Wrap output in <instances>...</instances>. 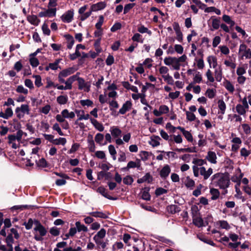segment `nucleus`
I'll return each instance as SVG.
<instances>
[{
    "mask_svg": "<svg viewBox=\"0 0 251 251\" xmlns=\"http://www.w3.org/2000/svg\"><path fill=\"white\" fill-rule=\"evenodd\" d=\"M212 183L216 187L221 189H226L228 188L230 184V179L228 176L223 173H216L211 177Z\"/></svg>",
    "mask_w": 251,
    "mask_h": 251,
    "instance_id": "1",
    "label": "nucleus"
},
{
    "mask_svg": "<svg viewBox=\"0 0 251 251\" xmlns=\"http://www.w3.org/2000/svg\"><path fill=\"white\" fill-rule=\"evenodd\" d=\"M24 132L22 130H19L16 135H9L7 137L8 144L14 149L18 148L20 146V142L21 141Z\"/></svg>",
    "mask_w": 251,
    "mask_h": 251,
    "instance_id": "2",
    "label": "nucleus"
},
{
    "mask_svg": "<svg viewBox=\"0 0 251 251\" xmlns=\"http://www.w3.org/2000/svg\"><path fill=\"white\" fill-rule=\"evenodd\" d=\"M193 171L195 176L198 177L200 175L203 177L204 180H207L213 172L211 168L206 170L204 167H198L196 166H193Z\"/></svg>",
    "mask_w": 251,
    "mask_h": 251,
    "instance_id": "3",
    "label": "nucleus"
},
{
    "mask_svg": "<svg viewBox=\"0 0 251 251\" xmlns=\"http://www.w3.org/2000/svg\"><path fill=\"white\" fill-rule=\"evenodd\" d=\"M106 231L102 228L93 237V240L98 247H101L104 249L107 246V243L103 241V239L105 237Z\"/></svg>",
    "mask_w": 251,
    "mask_h": 251,
    "instance_id": "4",
    "label": "nucleus"
},
{
    "mask_svg": "<svg viewBox=\"0 0 251 251\" xmlns=\"http://www.w3.org/2000/svg\"><path fill=\"white\" fill-rule=\"evenodd\" d=\"M30 109L29 105L25 104H23L20 106L17 107L15 109V114L19 119L23 118L25 114H29Z\"/></svg>",
    "mask_w": 251,
    "mask_h": 251,
    "instance_id": "5",
    "label": "nucleus"
},
{
    "mask_svg": "<svg viewBox=\"0 0 251 251\" xmlns=\"http://www.w3.org/2000/svg\"><path fill=\"white\" fill-rule=\"evenodd\" d=\"M238 54L242 59H250L251 58V50L245 44H242L239 46Z\"/></svg>",
    "mask_w": 251,
    "mask_h": 251,
    "instance_id": "6",
    "label": "nucleus"
},
{
    "mask_svg": "<svg viewBox=\"0 0 251 251\" xmlns=\"http://www.w3.org/2000/svg\"><path fill=\"white\" fill-rule=\"evenodd\" d=\"M164 62L166 65H172L175 70H178L180 69V64L178 63L176 57H166L164 59Z\"/></svg>",
    "mask_w": 251,
    "mask_h": 251,
    "instance_id": "7",
    "label": "nucleus"
},
{
    "mask_svg": "<svg viewBox=\"0 0 251 251\" xmlns=\"http://www.w3.org/2000/svg\"><path fill=\"white\" fill-rule=\"evenodd\" d=\"M34 230L36 231H38L40 234V236L35 235L34 239L38 241L42 240V236L46 235L47 233V230L45 228L40 224H38L36 227H34Z\"/></svg>",
    "mask_w": 251,
    "mask_h": 251,
    "instance_id": "8",
    "label": "nucleus"
},
{
    "mask_svg": "<svg viewBox=\"0 0 251 251\" xmlns=\"http://www.w3.org/2000/svg\"><path fill=\"white\" fill-rule=\"evenodd\" d=\"M74 11L73 9H70L65 12L61 17L62 21L65 23H70L74 19Z\"/></svg>",
    "mask_w": 251,
    "mask_h": 251,
    "instance_id": "9",
    "label": "nucleus"
},
{
    "mask_svg": "<svg viewBox=\"0 0 251 251\" xmlns=\"http://www.w3.org/2000/svg\"><path fill=\"white\" fill-rule=\"evenodd\" d=\"M56 8H48V9H44L39 13L40 17H52L56 15Z\"/></svg>",
    "mask_w": 251,
    "mask_h": 251,
    "instance_id": "10",
    "label": "nucleus"
},
{
    "mask_svg": "<svg viewBox=\"0 0 251 251\" xmlns=\"http://www.w3.org/2000/svg\"><path fill=\"white\" fill-rule=\"evenodd\" d=\"M91 85L88 82H86L83 78H78V88L79 90H83L84 92H88L90 90Z\"/></svg>",
    "mask_w": 251,
    "mask_h": 251,
    "instance_id": "11",
    "label": "nucleus"
},
{
    "mask_svg": "<svg viewBox=\"0 0 251 251\" xmlns=\"http://www.w3.org/2000/svg\"><path fill=\"white\" fill-rule=\"evenodd\" d=\"M132 104L130 100H127L125 102L122 107L120 109L119 113L121 114L124 115L127 111L130 110L132 108Z\"/></svg>",
    "mask_w": 251,
    "mask_h": 251,
    "instance_id": "12",
    "label": "nucleus"
},
{
    "mask_svg": "<svg viewBox=\"0 0 251 251\" xmlns=\"http://www.w3.org/2000/svg\"><path fill=\"white\" fill-rule=\"evenodd\" d=\"M171 172L170 167L168 165H165L160 171V176L163 179H166Z\"/></svg>",
    "mask_w": 251,
    "mask_h": 251,
    "instance_id": "13",
    "label": "nucleus"
},
{
    "mask_svg": "<svg viewBox=\"0 0 251 251\" xmlns=\"http://www.w3.org/2000/svg\"><path fill=\"white\" fill-rule=\"evenodd\" d=\"M106 6V3L105 1H100L97 3L93 4L91 6V9L93 11H97L103 9Z\"/></svg>",
    "mask_w": 251,
    "mask_h": 251,
    "instance_id": "14",
    "label": "nucleus"
},
{
    "mask_svg": "<svg viewBox=\"0 0 251 251\" xmlns=\"http://www.w3.org/2000/svg\"><path fill=\"white\" fill-rule=\"evenodd\" d=\"M205 158L211 163L215 164L217 163V156L215 152L209 151Z\"/></svg>",
    "mask_w": 251,
    "mask_h": 251,
    "instance_id": "15",
    "label": "nucleus"
},
{
    "mask_svg": "<svg viewBox=\"0 0 251 251\" xmlns=\"http://www.w3.org/2000/svg\"><path fill=\"white\" fill-rule=\"evenodd\" d=\"M76 70L74 67H69L61 71L59 74L61 75V76L66 77L74 74Z\"/></svg>",
    "mask_w": 251,
    "mask_h": 251,
    "instance_id": "16",
    "label": "nucleus"
},
{
    "mask_svg": "<svg viewBox=\"0 0 251 251\" xmlns=\"http://www.w3.org/2000/svg\"><path fill=\"white\" fill-rule=\"evenodd\" d=\"M27 20L31 25L35 26L38 25L40 22V19L35 15H28L27 17Z\"/></svg>",
    "mask_w": 251,
    "mask_h": 251,
    "instance_id": "17",
    "label": "nucleus"
},
{
    "mask_svg": "<svg viewBox=\"0 0 251 251\" xmlns=\"http://www.w3.org/2000/svg\"><path fill=\"white\" fill-rule=\"evenodd\" d=\"M207 61L209 64L210 68H215L217 66V59L214 55L208 56Z\"/></svg>",
    "mask_w": 251,
    "mask_h": 251,
    "instance_id": "18",
    "label": "nucleus"
},
{
    "mask_svg": "<svg viewBox=\"0 0 251 251\" xmlns=\"http://www.w3.org/2000/svg\"><path fill=\"white\" fill-rule=\"evenodd\" d=\"M90 121L91 124L93 125L96 129L99 131H102L104 130V126L102 124L98 122L97 120L90 118Z\"/></svg>",
    "mask_w": 251,
    "mask_h": 251,
    "instance_id": "19",
    "label": "nucleus"
},
{
    "mask_svg": "<svg viewBox=\"0 0 251 251\" xmlns=\"http://www.w3.org/2000/svg\"><path fill=\"white\" fill-rule=\"evenodd\" d=\"M212 20V30L218 29L221 25L220 20L219 18H215V17H212L211 18Z\"/></svg>",
    "mask_w": 251,
    "mask_h": 251,
    "instance_id": "20",
    "label": "nucleus"
},
{
    "mask_svg": "<svg viewBox=\"0 0 251 251\" xmlns=\"http://www.w3.org/2000/svg\"><path fill=\"white\" fill-rule=\"evenodd\" d=\"M223 85L225 87V88L230 93L232 94L234 92V91L235 90L234 86L230 81H229L228 80H226L223 82Z\"/></svg>",
    "mask_w": 251,
    "mask_h": 251,
    "instance_id": "21",
    "label": "nucleus"
},
{
    "mask_svg": "<svg viewBox=\"0 0 251 251\" xmlns=\"http://www.w3.org/2000/svg\"><path fill=\"white\" fill-rule=\"evenodd\" d=\"M64 37L67 40V48L68 49H71L75 43L74 37L70 34H66L64 35Z\"/></svg>",
    "mask_w": 251,
    "mask_h": 251,
    "instance_id": "22",
    "label": "nucleus"
},
{
    "mask_svg": "<svg viewBox=\"0 0 251 251\" xmlns=\"http://www.w3.org/2000/svg\"><path fill=\"white\" fill-rule=\"evenodd\" d=\"M110 131L113 137L117 138L121 135L122 133L121 130L116 126H112L110 127Z\"/></svg>",
    "mask_w": 251,
    "mask_h": 251,
    "instance_id": "23",
    "label": "nucleus"
},
{
    "mask_svg": "<svg viewBox=\"0 0 251 251\" xmlns=\"http://www.w3.org/2000/svg\"><path fill=\"white\" fill-rule=\"evenodd\" d=\"M61 114H62L63 117L65 119H73L75 117V114L74 112L71 111L69 112V110L67 109H65L61 111Z\"/></svg>",
    "mask_w": 251,
    "mask_h": 251,
    "instance_id": "24",
    "label": "nucleus"
},
{
    "mask_svg": "<svg viewBox=\"0 0 251 251\" xmlns=\"http://www.w3.org/2000/svg\"><path fill=\"white\" fill-rule=\"evenodd\" d=\"M76 228L78 232L81 231L87 232L88 229L87 226L82 224L79 221H77L75 223Z\"/></svg>",
    "mask_w": 251,
    "mask_h": 251,
    "instance_id": "25",
    "label": "nucleus"
},
{
    "mask_svg": "<svg viewBox=\"0 0 251 251\" xmlns=\"http://www.w3.org/2000/svg\"><path fill=\"white\" fill-rule=\"evenodd\" d=\"M97 192L109 200H114L113 197L108 195L106 190L103 187H99L97 189Z\"/></svg>",
    "mask_w": 251,
    "mask_h": 251,
    "instance_id": "26",
    "label": "nucleus"
},
{
    "mask_svg": "<svg viewBox=\"0 0 251 251\" xmlns=\"http://www.w3.org/2000/svg\"><path fill=\"white\" fill-rule=\"evenodd\" d=\"M210 194L211 195V199L212 200H216L217 199H218L220 194L219 191L216 188L210 189Z\"/></svg>",
    "mask_w": 251,
    "mask_h": 251,
    "instance_id": "27",
    "label": "nucleus"
},
{
    "mask_svg": "<svg viewBox=\"0 0 251 251\" xmlns=\"http://www.w3.org/2000/svg\"><path fill=\"white\" fill-rule=\"evenodd\" d=\"M68 98L66 95H61L58 96L56 99L57 102L61 105L67 103Z\"/></svg>",
    "mask_w": 251,
    "mask_h": 251,
    "instance_id": "28",
    "label": "nucleus"
},
{
    "mask_svg": "<svg viewBox=\"0 0 251 251\" xmlns=\"http://www.w3.org/2000/svg\"><path fill=\"white\" fill-rule=\"evenodd\" d=\"M214 78L218 81L221 82L223 77V73L221 69H215L214 71Z\"/></svg>",
    "mask_w": 251,
    "mask_h": 251,
    "instance_id": "29",
    "label": "nucleus"
},
{
    "mask_svg": "<svg viewBox=\"0 0 251 251\" xmlns=\"http://www.w3.org/2000/svg\"><path fill=\"white\" fill-rule=\"evenodd\" d=\"M14 242V239L12 234H9L6 238V243L7 246L9 248L8 251H12V244Z\"/></svg>",
    "mask_w": 251,
    "mask_h": 251,
    "instance_id": "30",
    "label": "nucleus"
},
{
    "mask_svg": "<svg viewBox=\"0 0 251 251\" xmlns=\"http://www.w3.org/2000/svg\"><path fill=\"white\" fill-rule=\"evenodd\" d=\"M218 108L221 110V113L224 114L226 109V104L224 101L222 100H220L218 101Z\"/></svg>",
    "mask_w": 251,
    "mask_h": 251,
    "instance_id": "31",
    "label": "nucleus"
},
{
    "mask_svg": "<svg viewBox=\"0 0 251 251\" xmlns=\"http://www.w3.org/2000/svg\"><path fill=\"white\" fill-rule=\"evenodd\" d=\"M205 76L207 79V83L209 82L210 83L214 82L215 81L213 73L210 69H208L205 73Z\"/></svg>",
    "mask_w": 251,
    "mask_h": 251,
    "instance_id": "32",
    "label": "nucleus"
},
{
    "mask_svg": "<svg viewBox=\"0 0 251 251\" xmlns=\"http://www.w3.org/2000/svg\"><path fill=\"white\" fill-rule=\"evenodd\" d=\"M108 151L110 154L111 155L113 160H116V154L117 151L115 149V147L112 145H110L108 146Z\"/></svg>",
    "mask_w": 251,
    "mask_h": 251,
    "instance_id": "33",
    "label": "nucleus"
},
{
    "mask_svg": "<svg viewBox=\"0 0 251 251\" xmlns=\"http://www.w3.org/2000/svg\"><path fill=\"white\" fill-rule=\"evenodd\" d=\"M89 214L96 218H101L105 219L107 217V216L105 213L100 211L92 212L90 213Z\"/></svg>",
    "mask_w": 251,
    "mask_h": 251,
    "instance_id": "34",
    "label": "nucleus"
},
{
    "mask_svg": "<svg viewBox=\"0 0 251 251\" xmlns=\"http://www.w3.org/2000/svg\"><path fill=\"white\" fill-rule=\"evenodd\" d=\"M217 225H219L221 228L226 230L229 229L230 227L229 225L227 222V221L225 220L219 221L217 222Z\"/></svg>",
    "mask_w": 251,
    "mask_h": 251,
    "instance_id": "35",
    "label": "nucleus"
},
{
    "mask_svg": "<svg viewBox=\"0 0 251 251\" xmlns=\"http://www.w3.org/2000/svg\"><path fill=\"white\" fill-rule=\"evenodd\" d=\"M222 19L225 23L229 25L230 26H233L235 25L234 21H232L228 15H224Z\"/></svg>",
    "mask_w": 251,
    "mask_h": 251,
    "instance_id": "36",
    "label": "nucleus"
},
{
    "mask_svg": "<svg viewBox=\"0 0 251 251\" xmlns=\"http://www.w3.org/2000/svg\"><path fill=\"white\" fill-rule=\"evenodd\" d=\"M192 163L197 167H202V166L206 164V161L204 159L195 158L193 159Z\"/></svg>",
    "mask_w": 251,
    "mask_h": 251,
    "instance_id": "37",
    "label": "nucleus"
},
{
    "mask_svg": "<svg viewBox=\"0 0 251 251\" xmlns=\"http://www.w3.org/2000/svg\"><path fill=\"white\" fill-rule=\"evenodd\" d=\"M193 223L195 226L198 227H201L203 225V220L200 217H196L194 218Z\"/></svg>",
    "mask_w": 251,
    "mask_h": 251,
    "instance_id": "38",
    "label": "nucleus"
},
{
    "mask_svg": "<svg viewBox=\"0 0 251 251\" xmlns=\"http://www.w3.org/2000/svg\"><path fill=\"white\" fill-rule=\"evenodd\" d=\"M216 91L214 89H207L205 95L209 99H213L216 96Z\"/></svg>",
    "mask_w": 251,
    "mask_h": 251,
    "instance_id": "39",
    "label": "nucleus"
},
{
    "mask_svg": "<svg viewBox=\"0 0 251 251\" xmlns=\"http://www.w3.org/2000/svg\"><path fill=\"white\" fill-rule=\"evenodd\" d=\"M160 138L159 136H154L153 138L151 139V141H150V144L152 147H157L160 145Z\"/></svg>",
    "mask_w": 251,
    "mask_h": 251,
    "instance_id": "40",
    "label": "nucleus"
},
{
    "mask_svg": "<svg viewBox=\"0 0 251 251\" xmlns=\"http://www.w3.org/2000/svg\"><path fill=\"white\" fill-rule=\"evenodd\" d=\"M52 143L56 145H64L66 143V139L65 138L60 137L58 139H55L53 140L52 141Z\"/></svg>",
    "mask_w": 251,
    "mask_h": 251,
    "instance_id": "41",
    "label": "nucleus"
},
{
    "mask_svg": "<svg viewBox=\"0 0 251 251\" xmlns=\"http://www.w3.org/2000/svg\"><path fill=\"white\" fill-rule=\"evenodd\" d=\"M60 61V59H57L55 60L54 62L49 63V67L52 70H56L59 67V64Z\"/></svg>",
    "mask_w": 251,
    "mask_h": 251,
    "instance_id": "42",
    "label": "nucleus"
},
{
    "mask_svg": "<svg viewBox=\"0 0 251 251\" xmlns=\"http://www.w3.org/2000/svg\"><path fill=\"white\" fill-rule=\"evenodd\" d=\"M16 91L18 93H21L25 95H27L28 91L27 89L25 88L23 85H20L17 86Z\"/></svg>",
    "mask_w": 251,
    "mask_h": 251,
    "instance_id": "43",
    "label": "nucleus"
},
{
    "mask_svg": "<svg viewBox=\"0 0 251 251\" xmlns=\"http://www.w3.org/2000/svg\"><path fill=\"white\" fill-rule=\"evenodd\" d=\"M33 77L35 78V85L37 87H40L43 85L42 82V78L39 75H33Z\"/></svg>",
    "mask_w": 251,
    "mask_h": 251,
    "instance_id": "44",
    "label": "nucleus"
},
{
    "mask_svg": "<svg viewBox=\"0 0 251 251\" xmlns=\"http://www.w3.org/2000/svg\"><path fill=\"white\" fill-rule=\"evenodd\" d=\"M246 109H245L241 104H238L236 106V110L237 112L240 115H244L246 112Z\"/></svg>",
    "mask_w": 251,
    "mask_h": 251,
    "instance_id": "45",
    "label": "nucleus"
},
{
    "mask_svg": "<svg viewBox=\"0 0 251 251\" xmlns=\"http://www.w3.org/2000/svg\"><path fill=\"white\" fill-rule=\"evenodd\" d=\"M195 181L193 179L189 177L187 178L186 180L185 181V186L187 188H189L191 189H193L194 186H195Z\"/></svg>",
    "mask_w": 251,
    "mask_h": 251,
    "instance_id": "46",
    "label": "nucleus"
},
{
    "mask_svg": "<svg viewBox=\"0 0 251 251\" xmlns=\"http://www.w3.org/2000/svg\"><path fill=\"white\" fill-rule=\"evenodd\" d=\"M194 82L195 83H200L202 81V75L201 74L197 72L194 75L193 78Z\"/></svg>",
    "mask_w": 251,
    "mask_h": 251,
    "instance_id": "47",
    "label": "nucleus"
},
{
    "mask_svg": "<svg viewBox=\"0 0 251 251\" xmlns=\"http://www.w3.org/2000/svg\"><path fill=\"white\" fill-rule=\"evenodd\" d=\"M138 31L141 33H147L149 35L151 34V31L148 29V28L145 27L144 25H141L138 27Z\"/></svg>",
    "mask_w": 251,
    "mask_h": 251,
    "instance_id": "48",
    "label": "nucleus"
},
{
    "mask_svg": "<svg viewBox=\"0 0 251 251\" xmlns=\"http://www.w3.org/2000/svg\"><path fill=\"white\" fill-rule=\"evenodd\" d=\"M219 48L220 49L222 54L227 55L229 53V49L226 46H220Z\"/></svg>",
    "mask_w": 251,
    "mask_h": 251,
    "instance_id": "49",
    "label": "nucleus"
},
{
    "mask_svg": "<svg viewBox=\"0 0 251 251\" xmlns=\"http://www.w3.org/2000/svg\"><path fill=\"white\" fill-rule=\"evenodd\" d=\"M159 72L161 75L162 77H163V76H165L169 74V69L167 67L161 66L159 69Z\"/></svg>",
    "mask_w": 251,
    "mask_h": 251,
    "instance_id": "50",
    "label": "nucleus"
},
{
    "mask_svg": "<svg viewBox=\"0 0 251 251\" xmlns=\"http://www.w3.org/2000/svg\"><path fill=\"white\" fill-rule=\"evenodd\" d=\"M42 29L43 33L45 35L49 36L50 34V30L49 29L48 25L47 24L44 23L42 26Z\"/></svg>",
    "mask_w": 251,
    "mask_h": 251,
    "instance_id": "51",
    "label": "nucleus"
},
{
    "mask_svg": "<svg viewBox=\"0 0 251 251\" xmlns=\"http://www.w3.org/2000/svg\"><path fill=\"white\" fill-rule=\"evenodd\" d=\"M133 182V179L130 176H126L123 179V182L126 185H131Z\"/></svg>",
    "mask_w": 251,
    "mask_h": 251,
    "instance_id": "52",
    "label": "nucleus"
},
{
    "mask_svg": "<svg viewBox=\"0 0 251 251\" xmlns=\"http://www.w3.org/2000/svg\"><path fill=\"white\" fill-rule=\"evenodd\" d=\"M104 22V17L102 15L99 16L98 22L96 23L95 26L97 29H101V26Z\"/></svg>",
    "mask_w": 251,
    "mask_h": 251,
    "instance_id": "53",
    "label": "nucleus"
},
{
    "mask_svg": "<svg viewBox=\"0 0 251 251\" xmlns=\"http://www.w3.org/2000/svg\"><path fill=\"white\" fill-rule=\"evenodd\" d=\"M182 134L188 142H193V138L192 134L189 131L185 130Z\"/></svg>",
    "mask_w": 251,
    "mask_h": 251,
    "instance_id": "54",
    "label": "nucleus"
},
{
    "mask_svg": "<svg viewBox=\"0 0 251 251\" xmlns=\"http://www.w3.org/2000/svg\"><path fill=\"white\" fill-rule=\"evenodd\" d=\"M132 40L134 42L143 43V40L142 39V36L138 33L134 34L131 38Z\"/></svg>",
    "mask_w": 251,
    "mask_h": 251,
    "instance_id": "55",
    "label": "nucleus"
},
{
    "mask_svg": "<svg viewBox=\"0 0 251 251\" xmlns=\"http://www.w3.org/2000/svg\"><path fill=\"white\" fill-rule=\"evenodd\" d=\"M53 130L56 131L58 134L60 136H63L64 134L61 130V129L58 123H55L52 126Z\"/></svg>",
    "mask_w": 251,
    "mask_h": 251,
    "instance_id": "56",
    "label": "nucleus"
},
{
    "mask_svg": "<svg viewBox=\"0 0 251 251\" xmlns=\"http://www.w3.org/2000/svg\"><path fill=\"white\" fill-rule=\"evenodd\" d=\"M124 244L121 242H116L112 246L113 250L122 249L124 248Z\"/></svg>",
    "mask_w": 251,
    "mask_h": 251,
    "instance_id": "57",
    "label": "nucleus"
},
{
    "mask_svg": "<svg viewBox=\"0 0 251 251\" xmlns=\"http://www.w3.org/2000/svg\"><path fill=\"white\" fill-rule=\"evenodd\" d=\"M159 109L162 115L167 114L169 112V108L166 105H160Z\"/></svg>",
    "mask_w": 251,
    "mask_h": 251,
    "instance_id": "58",
    "label": "nucleus"
},
{
    "mask_svg": "<svg viewBox=\"0 0 251 251\" xmlns=\"http://www.w3.org/2000/svg\"><path fill=\"white\" fill-rule=\"evenodd\" d=\"M80 103L82 106H92L93 102L92 100L87 99V100H83L80 101Z\"/></svg>",
    "mask_w": 251,
    "mask_h": 251,
    "instance_id": "59",
    "label": "nucleus"
},
{
    "mask_svg": "<svg viewBox=\"0 0 251 251\" xmlns=\"http://www.w3.org/2000/svg\"><path fill=\"white\" fill-rule=\"evenodd\" d=\"M163 78L164 81H166L168 84H170V85L174 84V80L172 76L170 75L169 74L165 76H163Z\"/></svg>",
    "mask_w": 251,
    "mask_h": 251,
    "instance_id": "60",
    "label": "nucleus"
},
{
    "mask_svg": "<svg viewBox=\"0 0 251 251\" xmlns=\"http://www.w3.org/2000/svg\"><path fill=\"white\" fill-rule=\"evenodd\" d=\"M13 112L11 108L8 107L6 109L4 112L5 119H8L13 116Z\"/></svg>",
    "mask_w": 251,
    "mask_h": 251,
    "instance_id": "61",
    "label": "nucleus"
},
{
    "mask_svg": "<svg viewBox=\"0 0 251 251\" xmlns=\"http://www.w3.org/2000/svg\"><path fill=\"white\" fill-rule=\"evenodd\" d=\"M140 166L139 162L136 163L135 162L133 161H129L126 166V169H129L130 168H134L135 167H139Z\"/></svg>",
    "mask_w": 251,
    "mask_h": 251,
    "instance_id": "62",
    "label": "nucleus"
},
{
    "mask_svg": "<svg viewBox=\"0 0 251 251\" xmlns=\"http://www.w3.org/2000/svg\"><path fill=\"white\" fill-rule=\"evenodd\" d=\"M224 64L226 67H230L231 68L234 69L236 68V64L232 61V60H225L224 61Z\"/></svg>",
    "mask_w": 251,
    "mask_h": 251,
    "instance_id": "63",
    "label": "nucleus"
},
{
    "mask_svg": "<svg viewBox=\"0 0 251 251\" xmlns=\"http://www.w3.org/2000/svg\"><path fill=\"white\" fill-rule=\"evenodd\" d=\"M24 83L25 86L30 89H33L34 88L33 83L30 79H25Z\"/></svg>",
    "mask_w": 251,
    "mask_h": 251,
    "instance_id": "64",
    "label": "nucleus"
}]
</instances>
